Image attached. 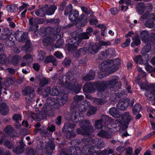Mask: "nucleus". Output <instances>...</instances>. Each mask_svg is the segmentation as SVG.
Returning <instances> with one entry per match:
<instances>
[{"label": "nucleus", "instance_id": "57", "mask_svg": "<svg viewBox=\"0 0 155 155\" xmlns=\"http://www.w3.org/2000/svg\"><path fill=\"white\" fill-rule=\"evenodd\" d=\"M71 60L69 58H65L63 61V64L66 67H68L71 63Z\"/></svg>", "mask_w": 155, "mask_h": 155}, {"label": "nucleus", "instance_id": "40", "mask_svg": "<svg viewBox=\"0 0 155 155\" xmlns=\"http://www.w3.org/2000/svg\"><path fill=\"white\" fill-rule=\"evenodd\" d=\"M45 52L44 51H40L37 56L38 60L39 61H41L45 58Z\"/></svg>", "mask_w": 155, "mask_h": 155}, {"label": "nucleus", "instance_id": "62", "mask_svg": "<svg viewBox=\"0 0 155 155\" xmlns=\"http://www.w3.org/2000/svg\"><path fill=\"white\" fill-rule=\"evenodd\" d=\"M64 42L62 40H59L58 41L56 45V47L60 48L64 44Z\"/></svg>", "mask_w": 155, "mask_h": 155}, {"label": "nucleus", "instance_id": "38", "mask_svg": "<svg viewBox=\"0 0 155 155\" xmlns=\"http://www.w3.org/2000/svg\"><path fill=\"white\" fill-rule=\"evenodd\" d=\"M97 110L96 107L93 106H91L89 108L87 113V116H90L95 113Z\"/></svg>", "mask_w": 155, "mask_h": 155}, {"label": "nucleus", "instance_id": "30", "mask_svg": "<svg viewBox=\"0 0 155 155\" xmlns=\"http://www.w3.org/2000/svg\"><path fill=\"white\" fill-rule=\"evenodd\" d=\"M109 112L110 115L115 117H118L120 115L118 111L115 107L110 108L109 110Z\"/></svg>", "mask_w": 155, "mask_h": 155}, {"label": "nucleus", "instance_id": "33", "mask_svg": "<svg viewBox=\"0 0 155 155\" xmlns=\"http://www.w3.org/2000/svg\"><path fill=\"white\" fill-rule=\"evenodd\" d=\"M105 54L106 57L110 58L114 56L115 53L114 50L112 48H110L106 50L105 52Z\"/></svg>", "mask_w": 155, "mask_h": 155}, {"label": "nucleus", "instance_id": "56", "mask_svg": "<svg viewBox=\"0 0 155 155\" xmlns=\"http://www.w3.org/2000/svg\"><path fill=\"white\" fill-rule=\"evenodd\" d=\"M48 82V81L46 79L43 78L40 81V85L41 86L44 87Z\"/></svg>", "mask_w": 155, "mask_h": 155}, {"label": "nucleus", "instance_id": "24", "mask_svg": "<svg viewBox=\"0 0 155 155\" xmlns=\"http://www.w3.org/2000/svg\"><path fill=\"white\" fill-rule=\"evenodd\" d=\"M21 60V57L18 55H15L12 58L11 61H9V63L12 64L15 66L18 65Z\"/></svg>", "mask_w": 155, "mask_h": 155}, {"label": "nucleus", "instance_id": "15", "mask_svg": "<svg viewBox=\"0 0 155 155\" xmlns=\"http://www.w3.org/2000/svg\"><path fill=\"white\" fill-rule=\"evenodd\" d=\"M90 105L89 102L87 100L83 102L82 103L79 104L78 109L80 112H81V114L85 112L89 106Z\"/></svg>", "mask_w": 155, "mask_h": 155}, {"label": "nucleus", "instance_id": "12", "mask_svg": "<svg viewBox=\"0 0 155 155\" xmlns=\"http://www.w3.org/2000/svg\"><path fill=\"white\" fill-rule=\"evenodd\" d=\"M100 48L99 46L96 44H91L87 48H80V51L83 54L89 53L92 54H94L99 51Z\"/></svg>", "mask_w": 155, "mask_h": 155}, {"label": "nucleus", "instance_id": "22", "mask_svg": "<svg viewBox=\"0 0 155 155\" xmlns=\"http://www.w3.org/2000/svg\"><path fill=\"white\" fill-rule=\"evenodd\" d=\"M46 5L48 6V7L47 8L45 9L46 13H47L48 15L53 14L57 8L56 6L54 5H50L49 6L48 5Z\"/></svg>", "mask_w": 155, "mask_h": 155}, {"label": "nucleus", "instance_id": "35", "mask_svg": "<svg viewBox=\"0 0 155 155\" xmlns=\"http://www.w3.org/2000/svg\"><path fill=\"white\" fill-rule=\"evenodd\" d=\"M67 94H66L64 96L61 97L60 99H57V103L59 105H62L65 104L67 101Z\"/></svg>", "mask_w": 155, "mask_h": 155}, {"label": "nucleus", "instance_id": "54", "mask_svg": "<svg viewBox=\"0 0 155 155\" xmlns=\"http://www.w3.org/2000/svg\"><path fill=\"white\" fill-rule=\"evenodd\" d=\"M46 148L45 149H47V150L49 148H50L51 150H54L55 148L54 143L53 142H51V143H48L46 144Z\"/></svg>", "mask_w": 155, "mask_h": 155}, {"label": "nucleus", "instance_id": "26", "mask_svg": "<svg viewBox=\"0 0 155 155\" xmlns=\"http://www.w3.org/2000/svg\"><path fill=\"white\" fill-rule=\"evenodd\" d=\"M14 131V129L11 125L7 126L4 130V131L7 134L12 137H14L13 134Z\"/></svg>", "mask_w": 155, "mask_h": 155}, {"label": "nucleus", "instance_id": "32", "mask_svg": "<svg viewBox=\"0 0 155 155\" xmlns=\"http://www.w3.org/2000/svg\"><path fill=\"white\" fill-rule=\"evenodd\" d=\"M54 40L53 38H51L49 37H46L43 38V42L45 46H47L51 44L54 41Z\"/></svg>", "mask_w": 155, "mask_h": 155}, {"label": "nucleus", "instance_id": "25", "mask_svg": "<svg viewBox=\"0 0 155 155\" xmlns=\"http://www.w3.org/2000/svg\"><path fill=\"white\" fill-rule=\"evenodd\" d=\"M45 63L51 62L54 66H57L58 64L56 59L53 56L51 55L45 59Z\"/></svg>", "mask_w": 155, "mask_h": 155}, {"label": "nucleus", "instance_id": "45", "mask_svg": "<svg viewBox=\"0 0 155 155\" xmlns=\"http://www.w3.org/2000/svg\"><path fill=\"white\" fill-rule=\"evenodd\" d=\"M7 61V58L4 54L0 52V64H3Z\"/></svg>", "mask_w": 155, "mask_h": 155}, {"label": "nucleus", "instance_id": "19", "mask_svg": "<svg viewBox=\"0 0 155 155\" xmlns=\"http://www.w3.org/2000/svg\"><path fill=\"white\" fill-rule=\"evenodd\" d=\"M140 37L143 42H147L149 40V35L146 31H142L140 34Z\"/></svg>", "mask_w": 155, "mask_h": 155}, {"label": "nucleus", "instance_id": "11", "mask_svg": "<svg viewBox=\"0 0 155 155\" xmlns=\"http://www.w3.org/2000/svg\"><path fill=\"white\" fill-rule=\"evenodd\" d=\"M113 122V120L106 115H103L101 118L99 120H96L95 122L94 126L95 129H99L102 128L103 127V124L106 122Z\"/></svg>", "mask_w": 155, "mask_h": 155}, {"label": "nucleus", "instance_id": "27", "mask_svg": "<svg viewBox=\"0 0 155 155\" xmlns=\"http://www.w3.org/2000/svg\"><path fill=\"white\" fill-rule=\"evenodd\" d=\"M145 6L144 3L142 2L138 3L137 5V10L140 14H142L144 12Z\"/></svg>", "mask_w": 155, "mask_h": 155}, {"label": "nucleus", "instance_id": "53", "mask_svg": "<svg viewBox=\"0 0 155 155\" xmlns=\"http://www.w3.org/2000/svg\"><path fill=\"white\" fill-rule=\"evenodd\" d=\"M14 40L8 39L5 41V44L6 46L11 47L14 45Z\"/></svg>", "mask_w": 155, "mask_h": 155}, {"label": "nucleus", "instance_id": "64", "mask_svg": "<svg viewBox=\"0 0 155 155\" xmlns=\"http://www.w3.org/2000/svg\"><path fill=\"white\" fill-rule=\"evenodd\" d=\"M98 56L99 58L100 59H103L106 57L105 52L103 51L100 52L98 54Z\"/></svg>", "mask_w": 155, "mask_h": 155}, {"label": "nucleus", "instance_id": "52", "mask_svg": "<svg viewBox=\"0 0 155 155\" xmlns=\"http://www.w3.org/2000/svg\"><path fill=\"white\" fill-rule=\"evenodd\" d=\"M3 145L6 146L9 149H12L13 147V144L12 143L9 141L5 140L3 143Z\"/></svg>", "mask_w": 155, "mask_h": 155}, {"label": "nucleus", "instance_id": "50", "mask_svg": "<svg viewBox=\"0 0 155 155\" xmlns=\"http://www.w3.org/2000/svg\"><path fill=\"white\" fill-rule=\"evenodd\" d=\"M28 36V33L27 32L23 33L21 35L20 38L18 39L20 41H24L26 39Z\"/></svg>", "mask_w": 155, "mask_h": 155}, {"label": "nucleus", "instance_id": "49", "mask_svg": "<svg viewBox=\"0 0 155 155\" xmlns=\"http://www.w3.org/2000/svg\"><path fill=\"white\" fill-rule=\"evenodd\" d=\"M7 9L8 12H14L17 10V7L16 6L11 5L7 7Z\"/></svg>", "mask_w": 155, "mask_h": 155}, {"label": "nucleus", "instance_id": "10", "mask_svg": "<svg viewBox=\"0 0 155 155\" xmlns=\"http://www.w3.org/2000/svg\"><path fill=\"white\" fill-rule=\"evenodd\" d=\"M22 94L26 96L25 98L27 101H31L35 96V91L31 87H26L22 91Z\"/></svg>", "mask_w": 155, "mask_h": 155}, {"label": "nucleus", "instance_id": "42", "mask_svg": "<svg viewBox=\"0 0 155 155\" xmlns=\"http://www.w3.org/2000/svg\"><path fill=\"white\" fill-rule=\"evenodd\" d=\"M151 48V46L150 44H147L142 49L141 53L143 54L148 53Z\"/></svg>", "mask_w": 155, "mask_h": 155}, {"label": "nucleus", "instance_id": "23", "mask_svg": "<svg viewBox=\"0 0 155 155\" xmlns=\"http://www.w3.org/2000/svg\"><path fill=\"white\" fill-rule=\"evenodd\" d=\"M48 7V5H45L42 8L38 10L35 12L36 15L38 16L44 17L46 14L45 9Z\"/></svg>", "mask_w": 155, "mask_h": 155}, {"label": "nucleus", "instance_id": "37", "mask_svg": "<svg viewBox=\"0 0 155 155\" xmlns=\"http://www.w3.org/2000/svg\"><path fill=\"white\" fill-rule=\"evenodd\" d=\"M30 25L34 26L35 27H38L36 25L38 24V19L37 18H30L28 19Z\"/></svg>", "mask_w": 155, "mask_h": 155}, {"label": "nucleus", "instance_id": "55", "mask_svg": "<svg viewBox=\"0 0 155 155\" xmlns=\"http://www.w3.org/2000/svg\"><path fill=\"white\" fill-rule=\"evenodd\" d=\"M97 27L101 28V34L102 35L104 36L105 35V31L106 30V28L105 26L101 24H99L97 25Z\"/></svg>", "mask_w": 155, "mask_h": 155}, {"label": "nucleus", "instance_id": "1", "mask_svg": "<svg viewBox=\"0 0 155 155\" xmlns=\"http://www.w3.org/2000/svg\"><path fill=\"white\" fill-rule=\"evenodd\" d=\"M84 115L76 111H73L71 114V119L73 122L77 123L80 121V127L77 130L76 132L78 134L82 135L91 134L94 130L93 126L88 120L83 121Z\"/></svg>", "mask_w": 155, "mask_h": 155}, {"label": "nucleus", "instance_id": "3", "mask_svg": "<svg viewBox=\"0 0 155 155\" xmlns=\"http://www.w3.org/2000/svg\"><path fill=\"white\" fill-rule=\"evenodd\" d=\"M116 80V79L110 81L98 83L96 88L97 91L98 95L103 98L106 97L107 93L104 89L105 88H114V91L120 88L121 87V84L120 82H117Z\"/></svg>", "mask_w": 155, "mask_h": 155}, {"label": "nucleus", "instance_id": "34", "mask_svg": "<svg viewBox=\"0 0 155 155\" xmlns=\"http://www.w3.org/2000/svg\"><path fill=\"white\" fill-rule=\"evenodd\" d=\"M141 109V107L139 104L135 105L132 109V111L134 114H137L140 111Z\"/></svg>", "mask_w": 155, "mask_h": 155}, {"label": "nucleus", "instance_id": "47", "mask_svg": "<svg viewBox=\"0 0 155 155\" xmlns=\"http://www.w3.org/2000/svg\"><path fill=\"white\" fill-rule=\"evenodd\" d=\"M114 152L113 150L112 149L105 150L101 151V155H108Z\"/></svg>", "mask_w": 155, "mask_h": 155}, {"label": "nucleus", "instance_id": "29", "mask_svg": "<svg viewBox=\"0 0 155 155\" xmlns=\"http://www.w3.org/2000/svg\"><path fill=\"white\" fill-rule=\"evenodd\" d=\"M95 77V74L94 71L91 70L83 78V79L85 81L91 80L93 79Z\"/></svg>", "mask_w": 155, "mask_h": 155}, {"label": "nucleus", "instance_id": "44", "mask_svg": "<svg viewBox=\"0 0 155 155\" xmlns=\"http://www.w3.org/2000/svg\"><path fill=\"white\" fill-rule=\"evenodd\" d=\"M50 88L49 87H46L42 93V95L44 97H46L51 93Z\"/></svg>", "mask_w": 155, "mask_h": 155}, {"label": "nucleus", "instance_id": "5", "mask_svg": "<svg viewBox=\"0 0 155 155\" xmlns=\"http://www.w3.org/2000/svg\"><path fill=\"white\" fill-rule=\"evenodd\" d=\"M93 31L91 28L89 27L87 29L86 32L82 34H77L74 38L72 40L71 43L68 45V50L72 51L76 49L82 40L89 38L91 33Z\"/></svg>", "mask_w": 155, "mask_h": 155}, {"label": "nucleus", "instance_id": "51", "mask_svg": "<svg viewBox=\"0 0 155 155\" xmlns=\"http://www.w3.org/2000/svg\"><path fill=\"white\" fill-rule=\"evenodd\" d=\"M145 26L149 28H152L154 26V22L150 21H146L144 24Z\"/></svg>", "mask_w": 155, "mask_h": 155}, {"label": "nucleus", "instance_id": "31", "mask_svg": "<svg viewBox=\"0 0 155 155\" xmlns=\"http://www.w3.org/2000/svg\"><path fill=\"white\" fill-rule=\"evenodd\" d=\"M61 89L60 87L58 86L53 87L51 91V95L53 96L57 95L61 92Z\"/></svg>", "mask_w": 155, "mask_h": 155}, {"label": "nucleus", "instance_id": "18", "mask_svg": "<svg viewBox=\"0 0 155 155\" xmlns=\"http://www.w3.org/2000/svg\"><path fill=\"white\" fill-rule=\"evenodd\" d=\"M128 103L126 101H120L117 104V108L121 110H126L128 106Z\"/></svg>", "mask_w": 155, "mask_h": 155}, {"label": "nucleus", "instance_id": "41", "mask_svg": "<svg viewBox=\"0 0 155 155\" xmlns=\"http://www.w3.org/2000/svg\"><path fill=\"white\" fill-rule=\"evenodd\" d=\"M106 100L103 99L95 98L93 100V102L96 104L102 105L106 103Z\"/></svg>", "mask_w": 155, "mask_h": 155}, {"label": "nucleus", "instance_id": "16", "mask_svg": "<svg viewBox=\"0 0 155 155\" xmlns=\"http://www.w3.org/2000/svg\"><path fill=\"white\" fill-rule=\"evenodd\" d=\"M145 19L155 21V14L153 13H150L147 12L144 15H142L140 18L141 21H143Z\"/></svg>", "mask_w": 155, "mask_h": 155}, {"label": "nucleus", "instance_id": "63", "mask_svg": "<svg viewBox=\"0 0 155 155\" xmlns=\"http://www.w3.org/2000/svg\"><path fill=\"white\" fill-rule=\"evenodd\" d=\"M54 55L55 57L59 59L63 58V56L62 54L60 51H56L54 54Z\"/></svg>", "mask_w": 155, "mask_h": 155}, {"label": "nucleus", "instance_id": "28", "mask_svg": "<svg viewBox=\"0 0 155 155\" xmlns=\"http://www.w3.org/2000/svg\"><path fill=\"white\" fill-rule=\"evenodd\" d=\"M3 30L4 32L0 36V39L2 40L8 39L10 33L9 29L8 28H4Z\"/></svg>", "mask_w": 155, "mask_h": 155}, {"label": "nucleus", "instance_id": "8", "mask_svg": "<svg viewBox=\"0 0 155 155\" xmlns=\"http://www.w3.org/2000/svg\"><path fill=\"white\" fill-rule=\"evenodd\" d=\"M48 104H45L42 109L41 111L38 115L35 113L31 112L30 113L31 117L33 120L37 119L38 120L45 118L48 112Z\"/></svg>", "mask_w": 155, "mask_h": 155}, {"label": "nucleus", "instance_id": "6", "mask_svg": "<svg viewBox=\"0 0 155 155\" xmlns=\"http://www.w3.org/2000/svg\"><path fill=\"white\" fill-rule=\"evenodd\" d=\"M110 125L112 127L111 128H108L105 130H102L97 134L98 136L106 138H110L112 136L114 133L119 130L120 127L119 124H110Z\"/></svg>", "mask_w": 155, "mask_h": 155}, {"label": "nucleus", "instance_id": "46", "mask_svg": "<svg viewBox=\"0 0 155 155\" xmlns=\"http://www.w3.org/2000/svg\"><path fill=\"white\" fill-rule=\"evenodd\" d=\"M24 148L22 147H17L13 149V150L17 154H21L24 151Z\"/></svg>", "mask_w": 155, "mask_h": 155}, {"label": "nucleus", "instance_id": "43", "mask_svg": "<svg viewBox=\"0 0 155 155\" xmlns=\"http://www.w3.org/2000/svg\"><path fill=\"white\" fill-rule=\"evenodd\" d=\"M14 82V80L12 78H8L4 82V85L5 87H9Z\"/></svg>", "mask_w": 155, "mask_h": 155}, {"label": "nucleus", "instance_id": "60", "mask_svg": "<svg viewBox=\"0 0 155 155\" xmlns=\"http://www.w3.org/2000/svg\"><path fill=\"white\" fill-rule=\"evenodd\" d=\"M13 119L16 121V122H17L21 120V116L19 114H15L13 117Z\"/></svg>", "mask_w": 155, "mask_h": 155}, {"label": "nucleus", "instance_id": "9", "mask_svg": "<svg viewBox=\"0 0 155 155\" xmlns=\"http://www.w3.org/2000/svg\"><path fill=\"white\" fill-rule=\"evenodd\" d=\"M75 126L74 124H71L70 123H66L62 129V131L65 132H67L66 134L67 138L70 140L73 137L76 135L75 133L73 132L72 130Z\"/></svg>", "mask_w": 155, "mask_h": 155}, {"label": "nucleus", "instance_id": "2", "mask_svg": "<svg viewBox=\"0 0 155 155\" xmlns=\"http://www.w3.org/2000/svg\"><path fill=\"white\" fill-rule=\"evenodd\" d=\"M120 64V60L119 59L104 61L99 65L101 72L99 73L98 77L100 78H102L115 72L117 69L116 66L119 65Z\"/></svg>", "mask_w": 155, "mask_h": 155}, {"label": "nucleus", "instance_id": "21", "mask_svg": "<svg viewBox=\"0 0 155 155\" xmlns=\"http://www.w3.org/2000/svg\"><path fill=\"white\" fill-rule=\"evenodd\" d=\"M71 12V14L69 16V19L71 21L76 22L79 16L78 12L77 11L74 10Z\"/></svg>", "mask_w": 155, "mask_h": 155}, {"label": "nucleus", "instance_id": "48", "mask_svg": "<svg viewBox=\"0 0 155 155\" xmlns=\"http://www.w3.org/2000/svg\"><path fill=\"white\" fill-rule=\"evenodd\" d=\"M84 98V97L83 95H75L74 97V102L76 103H77L82 100Z\"/></svg>", "mask_w": 155, "mask_h": 155}, {"label": "nucleus", "instance_id": "39", "mask_svg": "<svg viewBox=\"0 0 155 155\" xmlns=\"http://www.w3.org/2000/svg\"><path fill=\"white\" fill-rule=\"evenodd\" d=\"M23 60L28 64L32 61V58L31 54H27L23 57Z\"/></svg>", "mask_w": 155, "mask_h": 155}, {"label": "nucleus", "instance_id": "61", "mask_svg": "<svg viewBox=\"0 0 155 155\" xmlns=\"http://www.w3.org/2000/svg\"><path fill=\"white\" fill-rule=\"evenodd\" d=\"M99 43L101 45H104L107 46L111 45L109 41H99Z\"/></svg>", "mask_w": 155, "mask_h": 155}, {"label": "nucleus", "instance_id": "4", "mask_svg": "<svg viewBox=\"0 0 155 155\" xmlns=\"http://www.w3.org/2000/svg\"><path fill=\"white\" fill-rule=\"evenodd\" d=\"M70 79L69 76H63L59 77L58 82L60 84H64L68 89L72 91L73 94H78L81 89L82 84H78L75 79H72L70 82Z\"/></svg>", "mask_w": 155, "mask_h": 155}, {"label": "nucleus", "instance_id": "13", "mask_svg": "<svg viewBox=\"0 0 155 155\" xmlns=\"http://www.w3.org/2000/svg\"><path fill=\"white\" fill-rule=\"evenodd\" d=\"M46 130L44 127L42 128L41 129H35V132L37 133L41 131L42 134L45 137L50 136V134L49 133L47 132L48 130L50 132H53L55 130V127L53 125H51V126H48V128H46Z\"/></svg>", "mask_w": 155, "mask_h": 155}, {"label": "nucleus", "instance_id": "20", "mask_svg": "<svg viewBox=\"0 0 155 155\" xmlns=\"http://www.w3.org/2000/svg\"><path fill=\"white\" fill-rule=\"evenodd\" d=\"M8 108L5 103L1 104L0 106V113L3 115H6L8 113Z\"/></svg>", "mask_w": 155, "mask_h": 155}, {"label": "nucleus", "instance_id": "36", "mask_svg": "<svg viewBox=\"0 0 155 155\" xmlns=\"http://www.w3.org/2000/svg\"><path fill=\"white\" fill-rule=\"evenodd\" d=\"M133 42L131 44V46L133 47V44L134 43L136 45H139L140 43V41L139 38V36L138 35H137L133 38Z\"/></svg>", "mask_w": 155, "mask_h": 155}, {"label": "nucleus", "instance_id": "17", "mask_svg": "<svg viewBox=\"0 0 155 155\" xmlns=\"http://www.w3.org/2000/svg\"><path fill=\"white\" fill-rule=\"evenodd\" d=\"M122 117L124 121L127 124H128L133 118L131 113L128 111L125 112L123 114Z\"/></svg>", "mask_w": 155, "mask_h": 155}, {"label": "nucleus", "instance_id": "59", "mask_svg": "<svg viewBox=\"0 0 155 155\" xmlns=\"http://www.w3.org/2000/svg\"><path fill=\"white\" fill-rule=\"evenodd\" d=\"M137 71L139 72V75H140L141 77H143L146 76V73L142 71L141 68L138 67L137 68Z\"/></svg>", "mask_w": 155, "mask_h": 155}, {"label": "nucleus", "instance_id": "58", "mask_svg": "<svg viewBox=\"0 0 155 155\" xmlns=\"http://www.w3.org/2000/svg\"><path fill=\"white\" fill-rule=\"evenodd\" d=\"M130 42V38H127L125 42L122 44V47L123 48H125L128 46Z\"/></svg>", "mask_w": 155, "mask_h": 155}, {"label": "nucleus", "instance_id": "14", "mask_svg": "<svg viewBox=\"0 0 155 155\" xmlns=\"http://www.w3.org/2000/svg\"><path fill=\"white\" fill-rule=\"evenodd\" d=\"M95 85V84L90 83H86L83 87V91L86 92L93 93L95 91L94 87Z\"/></svg>", "mask_w": 155, "mask_h": 155}, {"label": "nucleus", "instance_id": "7", "mask_svg": "<svg viewBox=\"0 0 155 155\" xmlns=\"http://www.w3.org/2000/svg\"><path fill=\"white\" fill-rule=\"evenodd\" d=\"M141 89L145 90H149L148 92L145 93V95L150 97L151 98H154L155 96V84H154L148 85L146 83H141L139 84Z\"/></svg>", "mask_w": 155, "mask_h": 155}]
</instances>
